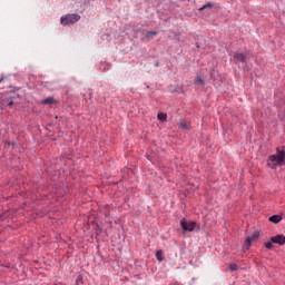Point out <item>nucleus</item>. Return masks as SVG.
<instances>
[{"instance_id":"16","label":"nucleus","mask_w":285,"mask_h":285,"mask_svg":"<svg viewBox=\"0 0 285 285\" xmlns=\"http://www.w3.org/2000/svg\"><path fill=\"white\" fill-rule=\"evenodd\" d=\"M157 36V31H148L146 33V37H156Z\"/></svg>"},{"instance_id":"14","label":"nucleus","mask_w":285,"mask_h":285,"mask_svg":"<svg viewBox=\"0 0 285 285\" xmlns=\"http://www.w3.org/2000/svg\"><path fill=\"white\" fill-rule=\"evenodd\" d=\"M206 8H213V3L208 2L205 6H203L202 8H199L200 11L206 10Z\"/></svg>"},{"instance_id":"7","label":"nucleus","mask_w":285,"mask_h":285,"mask_svg":"<svg viewBox=\"0 0 285 285\" xmlns=\"http://www.w3.org/2000/svg\"><path fill=\"white\" fill-rule=\"evenodd\" d=\"M269 222H272V224H279V222H282V216L279 215L271 216Z\"/></svg>"},{"instance_id":"15","label":"nucleus","mask_w":285,"mask_h":285,"mask_svg":"<svg viewBox=\"0 0 285 285\" xmlns=\"http://www.w3.org/2000/svg\"><path fill=\"white\" fill-rule=\"evenodd\" d=\"M265 248L271 250V248H273V240L265 243Z\"/></svg>"},{"instance_id":"8","label":"nucleus","mask_w":285,"mask_h":285,"mask_svg":"<svg viewBox=\"0 0 285 285\" xmlns=\"http://www.w3.org/2000/svg\"><path fill=\"white\" fill-rule=\"evenodd\" d=\"M157 119L159 121H166V119H168V115L160 112V114H158Z\"/></svg>"},{"instance_id":"6","label":"nucleus","mask_w":285,"mask_h":285,"mask_svg":"<svg viewBox=\"0 0 285 285\" xmlns=\"http://www.w3.org/2000/svg\"><path fill=\"white\" fill-rule=\"evenodd\" d=\"M234 59H237L238 61H242L244 63V61H246V53L244 52L235 53Z\"/></svg>"},{"instance_id":"1","label":"nucleus","mask_w":285,"mask_h":285,"mask_svg":"<svg viewBox=\"0 0 285 285\" xmlns=\"http://www.w3.org/2000/svg\"><path fill=\"white\" fill-rule=\"evenodd\" d=\"M285 164V147L276 148V154L268 156L267 166L275 170L277 166H284Z\"/></svg>"},{"instance_id":"5","label":"nucleus","mask_w":285,"mask_h":285,"mask_svg":"<svg viewBox=\"0 0 285 285\" xmlns=\"http://www.w3.org/2000/svg\"><path fill=\"white\" fill-rule=\"evenodd\" d=\"M271 242L272 244H278V246H284L285 244V236L279 234V235H276V236H272L271 237Z\"/></svg>"},{"instance_id":"10","label":"nucleus","mask_w":285,"mask_h":285,"mask_svg":"<svg viewBox=\"0 0 285 285\" xmlns=\"http://www.w3.org/2000/svg\"><path fill=\"white\" fill-rule=\"evenodd\" d=\"M195 83H197L198 86H204V79L202 78V76H197L195 78Z\"/></svg>"},{"instance_id":"13","label":"nucleus","mask_w":285,"mask_h":285,"mask_svg":"<svg viewBox=\"0 0 285 285\" xmlns=\"http://www.w3.org/2000/svg\"><path fill=\"white\" fill-rule=\"evenodd\" d=\"M76 285H83V277L81 275L77 277Z\"/></svg>"},{"instance_id":"18","label":"nucleus","mask_w":285,"mask_h":285,"mask_svg":"<svg viewBox=\"0 0 285 285\" xmlns=\"http://www.w3.org/2000/svg\"><path fill=\"white\" fill-rule=\"evenodd\" d=\"M8 106H9V108H12V106H14V102L11 100L8 102Z\"/></svg>"},{"instance_id":"2","label":"nucleus","mask_w":285,"mask_h":285,"mask_svg":"<svg viewBox=\"0 0 285 285\" xmlns=\"http://www.w3.org/2000/svg\"><path fill=\"white\" fill-rule=\"evenodd\" d=\"M79 19H81V16H79L77 13H69V14L61 17L60 23H61V26H72V24L77 23V21H79Z\"/></svg>"},{"instance_id":"4","label":"nucleus","mask_w":285,"mask_h":285,"mask_svg":"<svg viewBox=\"0 0 285 285\" xmlns=\"http://www.w3.org/2000/svg\"><path fill=\"white\" fill-rule=\"evenodd\" d=\"M259 239V232H254L250 236H248L245 240L244 244V250H248V248H250V245L253 244V242Z\"/></svg>"},{"instance_id":"17","label":"nucleus","mask_w":285,"mask_h":285,"mask_svg":"<svg viewBox=\"0 0 285 285\" xmlns=\"http://www.w3.org/2000/svg\"><path fill=\"white\" fill-rule=\"evenodd\" d=\"M239 267L237 266V264H232L229 265V269L230 271H237Z\"/></svg>"},{"instance_id":"19","label":"nucleus","mask_w":285,"mask_h":285,"mask_svg":"<svg viewBox=\"0 0 285 285\" xmlns=\"http://www.w3.org/2000/svg\"><path fill=\"white\" fill-rule=\"evenodd\" d=\"M0 81H3V78H1Z\"/></svg>"},{"instance_id":"12","label":"nucleus","mask_w":285,"mask_h":285,"mask_svg":"<svg viewBox=\"0 0 285 285\" xmlns=\"http://www.w3.org/2000/svg\"><path fill=\"white\" fill-rule=\"evenodd\" d=\"M179 128H180L181 130H187V129H188V124H186V121H181V122L179 124Z\"/></svg>"},{"instance_id":"3","label":"nucleus","mask_w":285,"mask_h":285,"mask_svg":"<svg viewBox=\"0 0 285 285\" xmlns=\"http://www.w3.org/2000/svg\"><path fill=\"white\" fill-rule=\"evenodd\" d=\"M195 226H197L195 222L186 220V218L180 220V227L183 228L184 234L193 233V230H195Z\"/></svg>"},{"instance_id":"11","label":"nucleus","mask_w":285,"mask_h":285,"mask_svg":"<svg viewBox=\"0 0 285 285\" xmlns=\"http://www.w3.org/2000/svg\"><path fill=\"white\" fill-rule=\"evenodd\" d=\"M156 257H157L158 262H164V257H163V252L161 250H158L156 253Z\"/></svg>"},{"instance_id":"9","label":"nucleus","mask_w":285,"mask_h":285,"mask_svg":"<svg viewBox=\"0 0 285 285\" xmlns=\"http://www.w3.org/2000/svg\"><path fill=\"white\" fill-rule=\"evenodd\" d=\"M42 104H43L45 106H48V105H51V104H56V101H55V98H46V99L42 101Z\"/></svg>"}]
</instances>
